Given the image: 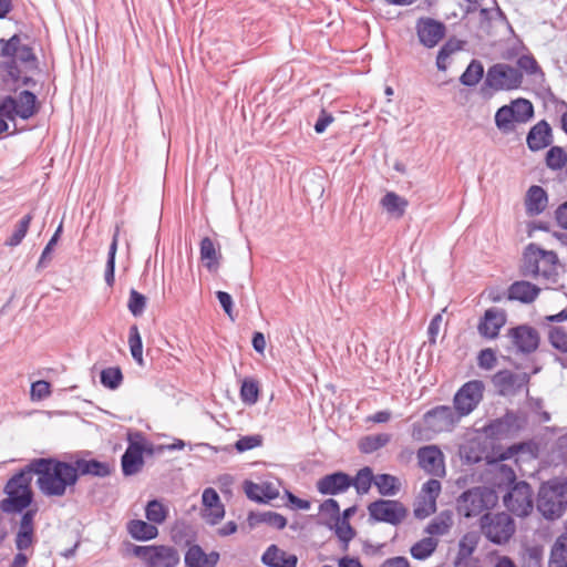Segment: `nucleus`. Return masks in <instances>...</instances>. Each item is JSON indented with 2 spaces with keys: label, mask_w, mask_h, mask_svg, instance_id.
<instances>
[{
  "label": "nucleus",
  "mask_w": 567,
  "mask_h": 567,
  "mask_svg": "<svg viewBox=\"0 0 567 567\" xmlns=\"http://www.w3.org/2000/svg\"><path fill=\"white\" fill-rule=\"evenodd\" d=\"M426 427L433 432L441 433L451 431L461 416L456 411L447 405H439L427 411L423 416Z\"/></svg>",
  "instance_id": "nucleus-12"
},
{
  "label": "nucleus",
  "mask_w": 567,
  "mask_h": 567,
  "mask_svg": "<svg viewBox=\"0 0 567 567\" xmlns=\"http://www.w3.org/2000/svg\"><path fill=\"white\" fill-rule=\"evenodd\" d=\"M369 519L383 522L394 526L400 525L408 515V509L399 501L377 499L368 505Z\"/></svg>",
  "instance_id": "nucleus-9"
},
{
  "label": "nucleus",
  "mask_w": 567,
  "mask_h": 567,
  "mask_svg": "<svg viewBox=\"0 0 567 567\" xmlns=\"http://www.w3.org/2000/svg\"><path fill=\"white\" fill-rule=\"evenodd\" d=\"M548 204V196L540 186L533 185L529 187L525 198V208L528 216L542 214Z\"/></svg>",
  "instance_id": "nucleus-23"
},
{
  "label": "nucleus",
  "mask_w": 567,
  "mask_h": 567,
  "mask_svg": "<svg viewBox=\"0 0 567 567\" xmlns=\"http://www.w3.org/2000/svg\"><path fill=\"white\" fill-rule=\"evenodd\" d=\"M441 492V483L437 480H429L422 487L423 498L430 499L427 513L436 509V498Z\"/></svg>",
  "instance_id": "nucleus-50"
},
{
  "label": "nucleus",
  "mask_w": 567,
  "mask_h": 567,
  "mask_svg": "<svg viewBox=\"0 0 567 567\" xmlns=\"http://www.w3.org/2000/svg\"><path fill=\"white\" fill-rule=\"evenodd\" d=\"M484 76V66L481 61L472 60L466 70L460 76V82L465 86H475Z\"/></svg>",
  "instance_id": "nucleus-39"
},
{
  "label": "nucleus",
  "mask_w": 567,
  "mask_h": 567,
  "mask_svg": "<svg viewBox=\"0 0 567 567\" xmlns=\"http://www.w3.org/2000/svg\"><path fill=\"white\" fill-rule=\"evenodd\" d=\"M543 548L540 546H530L525 549L523 555V567H542Z\"/></svg>",
  "instance_id": "nucleus-52"
},
{
  "label": "nucleus",
  "mask_w": 567,
  "mask_h": 567,
  "mask_svg": "<svg viewBox=\"0 0 567 567\" xmlns=\"http://www.w3.org/2000/svg\"><path fill=\"white\" fill-rule=\"evenodd\" d=\"M334 532L338 538L344 544V549L348 548V544L355 536V530L349 522H343L338 518L334 520Z\"/></svg>",
  "instance_id": "nucleus-51"
},
{
  "label": "nucleus",
  "mask_w": 567,
  "mask_h": 567,
  "mask_svg": "<svg viewBox=\"0 0 567 567\" xmlns=\"http://www.w3.org/2000/svg\"><path fill=\"white\" fill-rule=\"evenodd\" d=\"M381 205L389 214L400 218L404 215L409 203L396 193L389 192L382 197Z\"/></svg>",
  "instance_id": "nucleus-33"
},
{
  "label": "nucleus",
  "mask_w": 567,
  "mask_h": 567,
  "mask_svg": "<svg viewBox=\"0 0 567 567\" xmlns=\"http://www.w3.org/2000/svg\"><path fill=\"white\" fill-rule=\"evenodd\" d=\"M507 337L516 352L522 354H530L535 352L540 342L538 331L527 324L511 328L507 332Z\"/></svg>",
  "instance_id": "nucleus-11"
},
{
  "label": "nucleus",
  "mask_w": 567,
  "mask_h": 567,
  "mask_svg": "<svg viewBox=\"0 0 567 567\" xmlns=\"http://www.w3.org/2000/svg\"><path fill=\"white\" fill-rule=\"evenodd\" d=\"M146 518L154 524H162L167 516V511L157 499L150 501L145 508Z\"/></svg>",
  "instance_id": "nucleus-48"
},
{
  "label": "nucleus",
  "mask_w": 567,
  "mask_h": 567,
  "mask_svg": "<svg viewBox=\"0 0 567 567\" xmlns=\"http://www.w3.org/2000/svg\"><path fill=\"white\" fill-rule=\"evenodd\" d=\"M516 417L513 413H506L503 417L492 421L485 426V433L488 437L502 439L511 434Z\"/></svg>",
  "instance_id": "nucleus-25"
},
{
  "label": "nucleus",
  "mask_w": 567,
  "mask_h": 567,
  "mask_svg": "<svg viewBox=\"0 0 567 567\" xmlns=\"http://www.w3.org/2000/svg\"><path fill=\"white\" fill-rule=\"evenodd\" d=\"M32 219L33 215L31 213L22 217L17 224L12 235L6 240V245L10 247L20 245L28 233Z\"/></svg>",
  "instance_id": "nucleus-45"
},
{
  "label": "nucleus",
  "mask_w": 567,
  "mask_h": 567,
  "mask_svg": "<svg viewBox=\"0 0 567 567\" xmlns=\"http://www.w3.org/2000/svg\"><path fill=\"white\" fill-rule=\"evenodd\" d=\"M184 560L187 567H216L219 561V553L214 550L206 554L199 545H192L188 547Z\"/></svg>",
  "instance_id": "nucleus-20"
},
{
  "label": "nucleus",
  "mask_w": 567,
  "mask_h": 567,
  "mask_svg": "<svg viewBox=\"0 0 567 567\" xmlns=\"http://www.w3.org/2000/svg\"><path fill=\"white\" fill-rule=\"evenodd\" d=\"M515 122L516 117L511 105H503L496 111L495 124L497 128L504 134L511 133L515 130Z\"/></svg>",
  "instance_id": "nucleus-36"
},
{
  "label": "nucleus",
  "mask_w": 567,
  "mask_h": 567,
  "mask_svg": "<svg viewBox=\"0 0 567 567\" xmlns=\"http://www.w3.org/2000/svg\"><path fill=\"white\" fill-rule=\"evenodd\" d=\"M50 388L51 385L48 381L39 380L33 382L31 385L32 399L42 400L48 398L51 394Z\"/></svg>",
  "instance_id": "nucleus-62"
},
{
  "label": "nucleus",
  "mask_w": 567,
  "mask_h": 567,
  "mask_svg": "<svg viewBox=\"0 0 567 567\" xmlns=\"http://www.w3.org/2000/svg\"><path fill=\"white\" fill-rule=\"evenodd\" d=\"M548 567H567V534H563L551 546Z\"/></svg>",
  "instance_id": "nucleus-31"
},
{
  "label": "nucleus",
  "mask_w": 567,
  "mask_h": 567,
  "mask_svg": "<svg viewBox=\"0 0 567 567\" xmlns=\"http://www.w3.org/2000/svg\"><path fill=\"white\" fill-rule=\"evenodd\" d=\"M128 534L136 540H151L154 539L158 529L152 523H147L141 519H133L127 524Z\"/></svg>",
  "instance_id": "nucleus-30"
},
{
  "label": "nucleus",
  "mask_w": 567,
  "mask_h": 567,
  "mask_svg": "<svg viewBox=\"0 0 567 567\" xmlns=\"http://www.w3.org/2000/svg\"><path fill=\"white\" fill-rule=\"evenodd\" d=\"M199 252L200 259L209 271H216L219 268L221 254L216 249L214 241L209 237L202 239Z\"/></svg>",
  "instance_id": "nucleus-28"
},
{
  "label": "nucleus",
  "mask_w": 567,
  "mask_h": 567,
  "mask_svg": "<svg viewBox=\"0 0 567 567\" xmlns=\"http://www.w3.org/2000/svg\"><path fill=\"white\" fill-rule=\"evenodd\" d=\"M62 231V225L58 227L47 246L44 247L40 259L38 261V268H44L47 264L51 260L50 254L53 250L54 245L58 243L60 234Z\"/></svg>",
  "instance_id": "nucleus-59"
},
{
  "label": "nucleus",
  "mask_w": 567,
  "mask_h": 567,
  "mask_svg": "<svg viewBox=\"0 0 567 567\" xmlns=\"http://www.w3.org/2000/svg\"><path fill=\"white\" fill-rule=\"evenodd\" d=\"M527 146L530 151L537 152L546 148L553 143L550 125L545 121L536 123L527 134Z\"/></svg>",
  "instance_id": "nucleus-18"
},
{
  "label": "nucleus",
  "mask_w": 567,
  "mask_h": 567,
  "mask_svg": "<svg viewBox=\"0 0 567 567\" xmlns=\"http://www.w3.org/2000/svg\"><path fill=\"white\" fill-rule=\"evenodd\" d=\"M262 436L260 434L246 435L239 437L235 443V449L239 453L259 447L262 445Z\"/></svg>",
  "instance_id": "nucleus-54"
},
{
  "label": "nucleus",
  "mask_w": 567,
  "mask_h": 567,
  "mask_svg": "<svg viewBox=\"0 0 567 567\" xmlns=\"http://www.w3.org/2000/svg\"><path fill=\"white\" fill-rule=\"evenodd\" d=\"M522 72H526L528 75H538L544 79L545 74L540 69L536 59L530 54H524L517 59V66Z\"/></svg>",
  "instance_id": "nucleus-49"
},
{
  "label": "nucleus",
  "mask_w": 567,
  "mask_h": 567,
  "mask_svg": "<svg viewBox=\"0 0 567 567\" xmlns=\"http://www.w3.org/2000/svg\"><path fill=\"white\" fill-rule=\"evenodd\" d=\"M505 323L506 312L503 309L489 308L481 318L477 330L483 338L495 339Z\"/></svg>",
  "instance_id": "nucleus-15"
},
{
  "label": "nucleus",
  "mask_w": 567,
  "mask_h": 567,
  "mask_svg": "<svg viewBox=\"0 0 567 567\" xmlns=\"http://www.w3.org/2000/svg\"><path fill=\"white\" fill-rule=\"evenodd\" d=\"M38 513V508H27L21 514L18 532L34 533V517Z\"/></svg>",
  "instance_id": "nucleus-60"
},
{
  "label": "nucleus",
  "mask_w": 567,
  "mask_h": 567,
  "mask_svg": "<svg viewBox=\"0 0 567 567\" xmlns=\"http://www.w3.org/2000/svg\"><path fill=\"white\" fill-rule=\"evenodd\" d=\"M498 476V487L505 484L508 488L503 496L506 508L518 517L528 516L534 508V493L530 485L525 481L517 482L514 470L505 464L499 465Z\"/></svg>",
  "instance_id": "nucleus-3"
},
{
  "label": "nucleus",
  "mask_w": 567,
  "mask_h": 567,
  "mask_svg": "<svg viewBox=\"0 0 567 567\" xmlns=\"http://www.w3.org/2000/svg\"><path fill=\"white\" fill-rule=\"evenodd\" d=\"M202 516L205 522L209 525L218 524L225 516V506L223 503L215 505L213 507L204 508L202 512Z\"/></svg>",
  "instance_id": "nucleus-57"
},
{
  "label": "nucleus",
  "mask_w": 567,
  "mask_h": 567,
  "mask_svg": "<svg viewBox=\"0 0 567 567\" xmlns=\"http://www.w3.org/2000/svg\"><path fill=\"white\" fill-rule=\"evenodd\" d=\"M439 540L434 537H424L416 542L410 549L411 556L417 560L429 558L436 549Z\"/></svg>",
  "instance_id": "nucleus-37"
},
{
  "label": "nucleus",
  "mask_w": 567,
  "mask_h": 567,
  "mask_svg": "<svg viewBox=\"0 0 567 567\" xmlns=\"http://www.w3.org/2000/svg\"><path fill=\"white\" fill-rule=\"evenodd\" d=\"M482 534L493 544H506L515 533L514 519L507 513H485L480 520Z\"/></svg>",
  "instance_id": "nucleus-7"
},
{
  "label": "nucleus",
  "mask_w": 567,
  "mask_h": 567,
  "mask_svg": "<svg viewBox=\"0 0 567 567\" xmlns=\"http://www.w3.org/2000/svg\"><path fill=\"white\" fill-rule=\"evenodd\" d=\"M34 475L37 486L43 496L60 497L50 457L32 458L7 481L3 488L7 497L0 502V509L3 513L20 514L30 507L34 499L31 486Z\"/></svg>",
  "instance_id": "nucleus-1"
},
{
  "label": "nucleus",
  "mask_w": 567,
  "mask_h": 567,
  "mask_svg": "<svg viewBox=\"0 0 567 567\" xmlns=\"http://www.w3.org/2000/svg\"><path fill=\"white\" fill-rule=\"evenodd\" d=\"M202 502L204 508L213 507L221 503L218 493L213 487H207L204 489Z\"/></svg>",
  "instance_id": "nucleus-64"
},
{
  "label": "nucleus",
  "mask_w": 567,
  "mask_h": 567,
  "mask_svg": "<svg viewBox=\"0 0 567 567\" xmlns=\"http://www.w3.org/2000/svg\"><path fill=\"white\" fill-rule=\"evenodd\" d=\"M420 466L432 475H440L444 471L443 454L435 445L421 447L417 451Z\"/></svg>",
  "instance_id": "nucleus-17"
},
{
  "label": "nucleus",
  "mask_w": 567,
  "mask_h": 567,
  "mask_svg": "<svg viewBox=\"0 0 567 567\" xmlns=\"http://www.w3.org/2000/svg\"><path fill=\"white\" fill-rule=\"evenodd\" d=\"M517 123H526L534 116V106L526 99L514 100L511 104Z\"/></svg>",
  "instance_id": "nucleus-44"
},
{
  "label": "nucleus",
  "mask_w": 567,
  "mask_h": 567,
  "mask_svg": "<svg viewBox=\"0 0 567 567\" xmlns=\"http://www.w3.org/2000/svg\"><path fill=\"white\" fill-rule=\"evenodd\" d=\"M18 102V116L28 120L32 117L37 112V96L31 91L24 90L20 92L18 99H16Z\"/></svg>",
  "instance_id": "nucleus-32"
},
{
  "label": "nucleus",
  "mask_w": 567,
  "mask_h": 567,
  "mask_svg": "<svg viewBox=\"0 0 567 567\" xmlns=\"http://www.w3.org/2000/svg\"><path fill=\"white\" fill-rule=\"evenodd\" d=\"M144 446L141 443H130L126 451L122 455V471L125 476L138 473L144 465L143 458Z\"/></svg>",
  "instance_id": "nucleus-19"
},
{
  "label": "nucleus",
  "mask_w": 567,
  "mask_h": 567,
  "mask_svg": "<svg viewBox=\"0 0 567 567\" xmlns=\"http://www.w3.org/2000/svg\"><path fill=\"white\" fill-rule=\"evenodd\" d=\"M548 339L555 349L567 353V332L563 328L553 327L549 330Z\"/></svg>",
  "instance_id": "nucleus-53"
},
{
  "label": "nucleus",
  "mask_w": 567,
  "mask_h": 567,
  "mask_svg": "<svg viewBox=\"0 0 567 567\" xmlns=\"http://www.w3.org/2000/svg\"><path fill=\"white\" fill-rule=\"evenodd\" d=\"M529 382L527 373H514L509 370L498 371L493 377V383L502 395H514Z\"/></svg>",
  "instance_id": "nucleus-14"
},
{
  "label": "nucleus",
  "mask_w": 567,
  "mask_h": 567,
  "mask_svg": "<svg viewBox=\"0 0 567 567\" xmlns=\"http://www.w3.org/2000/svg\"><path fill=\"white\" fill-rule=\"evenodd\" d=\"M453 526V516L451 512L443 511L439 515H436L425 527V533L430 535V537H437L449 534L450 529Z\"/></svg>",
  "instance_id": "nucleus-29"
},
{
  "label": "nucleus",
  "mask_w": 567,
  "mask_h": 567,
  "mask_svg": "<svg viewBox=\"0 0 567 567\" xmlns=\"http://www.w3.org/2000/svg\"><path fill=\"white\" fill-rule=\"evenodd\" d=\"M539 247L535 244H529L524 252L523 266H522V275L525 277L532 276L536 277L542 275L540 269V255L538 254Z\"/></svg>",
  "instance_id": "nucleus-27"
},
{
  "label": "nucleus",
  "mask_w": 567,
  "mask_h": 567,
  "mask_svg": "<svg viewBox=\"0 0 567 567\" xmlns=\"http://www.w3.org/2000/svg\"><path fill=\"white\" fill-rule=\"evenodd\" d=\"M320 512L324 515H329L333 520L340 518V506L339 503L333 498H328L320 504Z\"/></svg>",
  "instance_id": "nucleus-63"
},
{
  "label": "nucleus",
  "mask_w": 567,
  "mask_h": 567,
  "mask_svg": "<svg viewBox=\"0 0 567 567\" xmlns=\"http://www.w3.org/2000/svg\"><path fill=\"white\" fill-rule=\"evenodd\" d=\"M390 441L391 435L388 433L367 435L360 439L358 446L361 453L371 454L385 446Z\"/></svg>",
  "instance_id": "nucleus-34"
},
{
  "label": "nucleus",
  "mask_w": 567,
  "mask_h": 567,
  "mask_svg": "<svg viewBox=\"0 0 567 567\" xmlns=\"http://www.w3.org/2000/svg\"><path fill=\"white\" fill-rule=\"evenodd\" d=\"M248 524L255 527L259 524H267L276 529H284L287 525V519L281 514L276 512H250L248 515Z\"/></svg>",
  "instance_id": "nucleus-26"
},
{
  "label": "nucleus",
  "mask_w": 567,
  "mask_h": 567,
  "mask_svg": "<svg viewBox=\"0 0 567 567\" xmlns=\"http://www.w3.org/2000/svg\"><path fill=\"white\" fill-rule=\"evenodd\" d=\"M18 102L14 97L8 95L0 101V117L3 116L13 121L18 116Z\"/></svg>",
  "instance_id": "nucleus-58"
},
{
  "label": "nucleus",
  "mask_w": 567,
  "mask_h": 567,
  "mask_svg": "<svg viewBox=\"0 0 567 567\" xmlns=\"http://www.w3.org/2000/svg\"><path fill=\"white\" fill-rule=\"evenodd\" d=\"M538 254L540 255V262H543L545 266L542 270V276L546 279H550L553 276H556V268L558 264V257L556 252L539 248Z\"/></svg>",
  "instance_id": "nucleus-46"
},
{
  "label": "nucleus",
  "mask_w": 567,
  "mask_h": 567,
  "mask_svg": "<svg viewBox=\"0 0 567 567\" xmlns=\"http://www.w3.org/2000/svg\"><path fill=\"white\" fill-rule=\"evenodd\" d=\"M523 79L519 69L508 63H495L486 72L481 94L491 97L495 92L517 90L522 86Z\"/></svg>",
  "instance_id": "nucleus-5"
},
{
  "label": "nucleus",
  "mask_w": 567,
  "mask_h": 567,
  "mask_svg": "<svg viewBox=\"0 0 567 567\" xmlns=\"http://www.w3.org/2000/svg\"><path fill=\"white\" fill-rule=\"evenodd\" d=\"M374 485L383 496H393L400 489V482L398 477L391 474H379L374 476Z\"/></svg>",
  "instance_id": "nucleus-38"
},
{
  "label": "nucleus",
  "mask_w": 567,
  "mask_h": 567,
  "mask_svg": "<svg viewBox=\"0 0 567 567\" xmlns=\"http://www.w3.org/2000/svg\"><path fill=\"white\" fill-rule=\"evenodd\" d=\"M128 346L130 351L133 359L140 364L143 365V342L142 337L140 334L138 327L133 324L130 327L128 331Z\"/></svg>",
  "instance_id": "nucleus-42"
},
{
  "label": "nucleus",
  "mask_w": 567,
  "mask_h": 567,
  "mask_svg": "<svg viewBox=\"0 0 567 567\" xmlns=\"http://www.w3.org/2000/svg\"><path fill=\"white\" fill-rule=\"evenodd\" d=\"M118 230L115 231L109 248L107 260L105 265L104 279L106 285L112 288L115 282V256L117 251Z\"/></svg>",
  "instance_id": "nucleus-40"
},
{
  "label": "nucleus",
  "mask_w": 567,
  "mask_h": 567,
  "mask_svg": "<svg viewBox=\"0 0 567 567\" xmlns=\"http://www.w3.org/2000/svg\"><path fill=\"white\" fill-rule=\"evenodd\" d=\"M132 553L134 556L142 559L147 567H176L179 563V554L177 549L171 546L134 545Z\"/></svg>",
  "instance_id": "nucleus-8"
},
{
  "label": "nucleus",
  "mask_w": 567,
  "mask_h": 567,
  "mask_svg": "<svg viewBox=\"0 0 567 567\" xmlns=\"http://www.w3.org/2000/svg\"><path fill=\"white\" fill-rule=\"evenodd\" d=\"M100 381L103 386L116 390L123 382L122 370L118 367L103 369L100 374Z\"/></svg>",
  "instance_id": "nucleus-43"
},
{
  "label": "nucleus",
  "mask_w": 567,
  "mask_h": 567,
  "mask_svg": "<svg viewBox=\"0 0 567 567\" xmlns=\"http://www.w3.org/2000/svg\"><path fill=\"white\" fill-rule=\"evenodd\" d=\"M317 491L322 495H338L351 487L350 475L338 471L319 478L316 484Z\"/></svg>",
  "instance_id": "nucleus-16"
},
{
  "label": "nucleus",
  "mask_w": 567,
  "mask_h": 567,
  "mask_svg": "<svg viewBox=\"0 0 567 567\" xmlns=\"http://www.w3.org/2000/svg\"><path fill=\"white\" fill-rule=\"evenodd\" d=\"M497 501L498 496L494 489L486 486L473 487L457 498V512L466 518L475 517L494 507Z\"/></svg>",
  "instance_id": "nucleus-6"
},
{
  "label": "nucleus",
  "mask_w": 567,
  "mask_h": 567,
  "mask_svg": "<svg viewBox=\"0 0 567 567\" xmlns=\"http://www.w3.org/2000/svg\"><path fill=\"white\" fill-rule=\"evenodd\" d=\"M536 507L548 520L561 517L567 508V480L555 477L543 483L538 489Z\"/></svg>",
  "instance_id": "nucleus-4"
},
{
  "label": "nucleus",
  "mask_w": 567,
  "mask_h": 567,
  "mask_svg": "<svg viewBox=\"0 0 567 567\" xmlns=\"http://www.w3.org/2000/svg\"><path fill=\"white\" fill-rule=\"evenodd\" d=\"M1 56L16 58L17 52L21 45V38L19 34H13L9 40L0 39Z\"/></svg>",
  "instance_id": "nucleus-56"
},
{
  "label": "nucleus",
  "mask_w": 567,
  "mask_h": 567,
  "mask_svg": "<svg viewBox=\"0 0 567 567\" xmlns=\"http://www.w3.org/2000/svg\"><path fill=\"white\" fill-rule=\"evenodd\" d=\"M484 384L480 380L466 382L454 395V409L462 417L468 415L483 398Z\"/></svg>",
  "instance_id": "nucleus-10"
},
{
  "label": "nucleus",
  "mask_w": 567,
  "mask_h": 567,
  "mask_svg": "<svg viewBox=\"0 0 567 567\" xmlns=\"http://www.w3.org/2000/svg\"><path fill=\"white\" fill-rule=\"evenodd\" d=\"M351 486H353L359 495L367 494L371 485L374 484L373 471L369 466H364L357 472L354 477L350 476Z\"/></svg>",
  "instance_id": "nucleus-35"
},
{
  "label": "nucleus",
  "mask_w": 567,
  "mask_h": 567,
  "mask_svg": "<svg viewBox=\"0 0 567 567\" xmlns=\"http://www.w3.org/2000/svg\"><path fill=\"white\" fill-rule=\"evenodd\" d=\"M478 367L482 369L491 370L496 364V354L491 348L481 350L477 357Z\"/></svg>",
  "instance_id": "nucleus-61"
},
{
  "label": "nucleus",
  "mask_w": 567,
  "mask_h": 567,
  "mask_svg": "<svg viewBox=\"0 0 567 567\" xmlns=\"http://www.w3.org/2000/svg\"><path fill=\"white\" fill-rule=\"evenodd\" d=\"M545 162L551 171L567 168V154L563 147L551 146L546 153Z\"/></svg>",
  "instance_id": "nucleus-41"
},
{
  "label": "nucleus",
  "mask_w": 567,
  "mask_h": 567,
  "mask_svg": "<svg viewBox=\"0 0 567 567\" xmlns=\"http://www.w3.org/2000/svg\"><path fill=\"white\" fill-rule=\"evenodd\" d=\"M446 27L432 18H420L416 22V33L420 42L426 48H434L444 37Z\"/></svg>",
  "instance_id": "nucleus-13"
},
{
  "label": "nucleus",
  "mask_w": 567,
  "mask_h": 567,
  "mask_svg": "<svg viewBox=\"0 0 567 567\" xmlns=\"http://www.w3.org/2000/svg\"><path fill=\"white\" fill-rule=\"evenodd\" d=\"M261 561L268 567H297L298 558L293 554H287L276 545H270L261 556Z\"/></svg>",
  "instance_id": "nucleus-21"
},
{
  "label": "nucleus",
  "mask_w": 567,
  "mask_h": 567,
  "mask_svg": "<svg viewBox=\"0 0 567 567\" xmlns=\"http://www.w3.org/2000/svg\"><path fill=\"white\" fill-rule=\"evenodd\" d=\"M60 497L73 494L81 476L106 477L112 470L109 463L94 458L75 457L72 462L50 457Z\"/></svg>",
  "instance_id": "nucleus-2"
},
{
  "label": "nucleus",
  "mask_w": 567,
  "mask_h": 567,
  "mask_svg": "<svg viewBox=\"0 0 567 567\" xmlns=\"http://www.w3.org/2000/svg\"><path fill=\"white\" fill-rule=\"evenodd\" d=\"M540 289L525 280H519L513 282L507 290V299L508 300H517L523 303L533 302L539 295Z\"/></svg>",
  "instance_id": "nucleus-22"
},
{
  "label": "nucleus",
  "mask_w": 567,
  "mask_h": 567,
  "mask_svg": "<svg viewBox=\"0 0 567 567\" xmlns=\"http://www.w3.org/2000/svg\"><path fill=\"white\" fill-rule=\"evenodd\" d=\"M128 310L134 317L141 316L146 307V298L135 289L130 292V299L127 303Z\"/></svg>",
  "instance_id": "nucleus-55"
},
{
  "label": "nucleus",
  "mask_w": 567,
  "mask_h": 567,
  "mask_svg": "<svg viewBox=\"0 0 567 567\" xmlns=\"http://www.w3.org/2000/svg\"><path fill=\"white\" fill-rule=\"evenodd\" d=\"M245 493L249 499L258 503H267L279 495L270 483L257 484L250 481L245 482Z\"/></svg>",
  "instance_id": "nucleus-24"
},
{
  "label": "nucleus",
  "mask_w": 567,
  "mask_h": 567,
  "mask_svg": "<svg viewBox=\"0 0 567 567\" xmlns=\"http://www.w3.org/2000/svg\"><path fill=\"white\" fill-rule=\"evenodd\" d=\"M259 384L254 379H245L240 388V399L244 403L252 405L258 401Z\"/></svg>",
  "instance_id": "nucleus-47"
}]
</instances>
